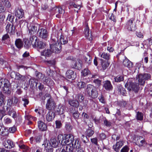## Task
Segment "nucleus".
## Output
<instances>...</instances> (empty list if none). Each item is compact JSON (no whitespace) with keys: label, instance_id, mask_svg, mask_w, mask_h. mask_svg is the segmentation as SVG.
Returning a JSON list of instances; mask_svg holds the SVG:
<instances>
[{"label":"nucleus","instance_id":"39448f33","mask_svg":"<svg viewBox=\"0 0 152 152\" xmlns=\"http://www.w3.org/2000/svg\"><path fill=\"white\" fill-rule=\"evenodd\" d=\"M151 75L148 73L144 74H140L137 75V78L138 79L139 84L143 85L144 84L146 80L151 78Z\"/></svg>","mask_w":152,"mask_h":152},{"label":"nucleus","instance_id":"ddd939ff","mask_svg":"<svg viewBox=\"0 0 152 152\" xmlns=\"http://www.w3.org/2000/svg\"><path fill=\"white\" fill-rule=\"evenodd\" d=\"M82 61L80 59H77L75 61H72V67L74 68L79 69L82 67Z\"/></svg>","mask_w":152,"mask_h":152},{"label":"nucleus","instance_id":"de8ad7c7","mask_svg":"<svg viewBox=\"0 0 152 152\" xmlns=\"http://www.w3.org/2000/svg\"><path fill=\"white\" fill-rule=\"evenodd\" d=\"M34 111L35 112L37 113L39 115L44 112V110L41 107H38V108L35 109Z\"/></svg>","mask_w":152,"mask_h":152},{"label":"nucleus","instance_id":"473e14b6","mask_svg":"<svg viewBox=\"0 0 152 152\" xmlns=\"http://www.w3.org/2000/svg\"><path fill=\"white\" fill-rule=\"evenodd\" d=\"M37 29V27L34 26L32 25L30 26L28 28L29 34L31 35L34 34L36 32Z\"/></svg>","mask_w":152,"mask_h":152},{"label":"nucleus","instance_id":"412c9836","mask_svg":"<svg viewBox=\"0 0 152 152\" xmlns=\"http://www.w3.org/2000/svg\"><path fill=\"white\" fill-rule=\"evenodd\" d=\"M55 116V113L52 110H49L46 115V120L48 121H51L54 119Z\"/></svg>","mask_w":152,"mask_h":152},{"label":"nucleus","instance_id":"f8f14e48","mask_svg":"<svg viewBox=\"0 0 152 152\" xmlns=\"http://www.w3.org/2000/svg\"><path fill=\"white\" fill-rule=\"evenodd\" d=\"M136 138L137 140H135L134 142L135 144L139 147L145 146L146 144V142L143 137L139 136L137 137Z\"/></svg>","mask_w":152,"mask_h":152},{"label":"nucleus","instance_id":"e433bc0d","mask_svg":"<svg viewBox=\"0 0 152 152\" xmlns=\"http://www.w3.org/2000/svg\"><path fill=\"white\" fill-rule=\"evenodd\" d=\"M5 97L2 93L0 92V106H1L4 104L5 101Z\"/></svg>","mask_w":152,"mask_h":152},{"label":"nucleus","instance_id":"9b49d317","mask_svg":"<svg viewBox=\"0 0 152 152\" xmlns=\"http://www.w3.org/2000/svg\"><path fill=\"white\" fill-rule=\"evenodd\" d=\"M79 151V146H77L76 148L71 146L70 145H67L64 147L61 152H78Z\"/></svg>","mask_w":152,"mask_h":152},{"label":"nucleus","instance_id":"680f3d73","mask_svg":"<svg viewBox=\"0 0 152 152\" xmlns=\"http://www.w3.org/2000/svg\"><path fill=\"white\" fill-rule=\"evenodd\" d=\"M91 142L92 143L96 145H97V139L96 137L91 139Z\"/></svg>","mask_w":152,"mask_h":152},{"label":"nucleus","instance_id":"bb28decb","mask_svg":"<svg viewBox=\"0 0 152 152\" xmlns=\"http://www.w3.org/2000/svg\"><path fill=\"white\" fill-rule=\"evenodd\" d=\"M123 64L124 66L127 67L129 68L132 67L133 66L132 63L129 61L127 58H125L123 62Z\"/></svg>","mask_w":152,"mask_h":152},{"label":"nucleus","instance_id":"4468645a","mask_svg":"<svg viewBox=\"0 0 152 152\" xmlns=\"http://www.w3.org/2000/svg\"><path fill=\"white\" fill-rule=\"evenodd\" d=\"M7 32L10 35H13L15 32V27L12 24L8 23L6 26Z\"/></svg>","mask_w":152,"mask_h":152},{"label":"nucleus","instance_id":"3c124183","mask_svg":"<svg viewBox=\"0 0 152 152\" xmlns=\"http://www.w3.org/2000/svg\"><path fill=\"white\" fill-rule=\"evenodd\" d=\"M77 85L80 88H84L85 86V83L83 82H78Z\"/></svg>","mask_w":152,"mask_h":152},{"label":"nucleus","instance_id":"c03bdc74","mask_svg":"<svg viewBox=\"0 0 152 152\" xmlns=\"http://www.w3.org/2000/svg\"><path fill=\"white\" fill-rule=\"evenodd\" d=\"M87 135L88 137H91L93 135L94 133V131L92 129L90 128L88 129L87 131Z\"/></svg>","mask_w":152,"mask_h":152},{"label":"nucleus","instance_id":"c85d7f7f","mask_svg":"<svg viewBox=\"0 0 152 152\" xmlns=\"http://www.w3.org/2000/svg\"><path fill=\"white\" fill-rule=\"evenodd\" d=\"M69 104L72 106L77 107L79 105V102L76 100L70 99L68 101Z\"/></svg>","mask_w":152,"mask_h":152},{"label":"nucleus","instance_id":"6e6552de","mask_svg":"<svg viewBox=\"0 0 152 152\" xmlns=\"http://www.w3.org/2000/svg\"><path fill=\"white\" fill-rule=\"evenodd\" d=\"M130 80H129L127 83H126L125 87L127 88L129 91L132 90L137 92L138 89V85L137 83L130 82Z\"/></svg>","mask_w":152,"mask_h":152},{"label":"nucleus","instance_id":"13d9d810","mask_svg":"<svg viewBox=\"0 0 152 152\" xmlns=\"http://www.w3.org/2000/svg\"><path fill=\"white\" fill-rule=\"evenodd\" d=\"M99 137L101 140H102L106 138V136L104 134L102 133L99 134Z\"/></svg>","mask_w":152,"mask_h":152},{"label":"nucleus","instance_id":"e2e57ef3","mask_svg":"<svg viewBox=\"0 0 152 152\" xmlns=\"http://www.w3.org/2000/svg\"><path fill=\"white\" fill-rule=\"evenodd\" d=\"M22 100L24 102L23 103V105L24 107H26V105L28 104L29 103V101L27 99L24 98H22Z\"/></svg>","mask_w":152,"mask_h":152},{"label":"nucleus","instance_id":"dca6fc26","mask_svg":"<svg viewBox=\"0 0 152 152\" xmlns=\"http://www.w3.org/2000/svg\"><path fill=\"white\" fill-rule=\"evenodd\" d=\"M124 142L122 140H120L117 142L116 144L113 146V148L114 150L116 152H119L120 148L124 145Z\"/></svg>","mask_w":152,"mask_h":152},{"label":"nucleus","instance_id":"6ab92c4d","mask_svg":"<svg viewBox=\"0 0 152 152\" xmlns=\"http://www.w3.org/2000/svg\"><path fill=\"white\" fill-rule=\"evenodd\" d=\"M4 145L7 148L11 149L15 146L13 141L10 140H6L3 143Z\"/></svg>","mask_w":152,"mask_h":152},{"label":"nucleus","instance_id":"69168bd1","mask_svg":"<svg viewBox=\"0 0 152 152\" xmlns=\"http://www.w3.org/2000/svg\"><path fill=\"white\" fill-rule=\"evenodd\" d=\"M25 118L26 120H27L28 121L31 120L35 118H33L30 115H26L25 116Z\"/></svg>","mask_w":152,"mask_h":152},{"label":"nucleus","instance_id":"4be33fe9","mask_svg":"<svg viewBox=\"0 0 152 152\" xmlns=\"http://www.w3.org/2000/svg\"><path fill=\"white\" fill-rule=\"evenodd\" d=\"M43 145H44L45 149L47 152H52L53 151V148L52 145H50V143H49L48 141L46 140L45 141V143L43 144Z\"/></svg>","mask_w":152,"mask_h":152},{"label":"nucleus","instance_id":"49530a36","mask_svg":"<svg viewBox=\"0 0 152 152\" xmlns=\"http://www.w3.org/2000/svg\"><path fill=\"white\" fill-rule=\"evenodd\" d=\"M69 4L70 6L71 7H74L78 9H80V5L76 4L74 2H70Z\"/></svg>","mask_w":152,"mask_h":152},{"label":"nucleus","instance_id":"7c9ffc66","mask_svg":"<svg viewBox=\"0 0 152 152\" xmlns=\"http://www.w3.org/2000/svg\"><path fill=\"white\" fill-rule=\"evenodd\" d=\"M15 45L18 48H20L23 46V43L20 39H17L15 41Z\"/></svg>","mask_w":152,"mask_h":152},{"label":"nucleus","instance_id":"423d86ee","mask_svg":"<svg viewBox=\"0 0 152 152\" xmlns=\"http://www.w3.org/2000/svg\"><path fill=\"white\" fill-rule=\"evenodd\" d=\"M134 18H132L126 23V27L128 30L134 31L136 30L137 27L134 22Z\"/></svg>","mask_w":152,"mask_h":152},{"label":"nucleus","instance_id":"393cba45","mask_svg":"<svg viewBox=\"0 0 152 152\" xmlns=\"http://www.w3.org/2000/svg\"><path fill=\"white\" fill-rule=\"evenodd\" d=\"M18 99L17 97H14L12 99L8 100L7 104L10 106L12 105H15L18 103Z\"/></svg>","mask_w":152,"mask_h":152},{"label":"nucleus","instance_id":"0e129e2a","mask_svg":"<svg viewBox=\"0 0 152 152\" xmlns=\"http://www.w3.org/2000/svg\"><path fill=\"white\" fill-rule=\"evenodd\" d=\"M78 99L80 102H82L84 99V97L82 94H79L78 95Z\"/></svg>","mask_w":152,"mask_h":152},{"label":"nucleus","instance_id":"c756f323","mask_svg":"<svg viewBox=\"0 0 152 152\" xmlns=\"http://www.w3.org/2000/svg\"><path fill=\"white\" fill-rule=\"evenodd\" d=\"M66 77L68 79H71L72 78H74L75 75L74 72L72 70H69L66 72Z\"/></svg>","mask_w":152,"mask_h":152},{"label":"nucleus","instance_id":"37998d69","mask_svg":"<svg viewBox=\"0 0 152 152\" xmlns=\"http://www.w3.org/2000/svg\"><path fill=\"white\" fill-rule=\"evenodd\" d=\"M92 57L89 53H88L86 56V62H87L88 64H89L91 62Z\"/></svg>","mask_w":152,"mask_h":152},{"label":"nucleus","instance_id":"774afa93","mask_svg":"<svg viewBox=\"0 0 152 152\" xmlns=\"http://www.w3.org/2000/svg\"><path fill=\"white\" fill-rule=\"evenodd\" d=\"M16 129L15 127L13 126L12 127L10 128L9 129V131L12 133H13L16 130Z\"/></svg>","mask_w":152,"mask_h":152},{"label":"nucleus","instance_id":"f3484780","mask_svg":"<svg viewBox=\"0 0 152 152\" xmlns=\"http://www.w3.org/2000/svg\"><path fill=\"white\" fill-rule=\"evenodd\" d=\"M42 136L39 134H37L34 137H32L30 138V142L31 144L33 143V141L36 142H39L40 141L42 138Z\"/></svg>","mask_w":152,"mask_h":152},{"label":"nucleus","instance_id":"8fccbe9b","mask_svg":"<svg viewBox=\"0 0 152 152\" xmlns=\"http://www.w3.org/2000/svg\"><path fill=\"white\" fill-rule=\"evenodd\" d=\"M118 90L119 91L121 94L123 95L125 94L126 93V91L125 89L122 87H120L119 88H118Z\"/></svg>","mask_w":152,"mask_h":152},{"label":"nucleus","instance_id":"aec40b11","mask_svg":"<svg viewBox=\"0 0 152 152\" xmlns=\"http://www.w3.org/2000/svg\"><path fill=\"white\" fill-rule=\"evenodd\" d=\"M103 87L107 91L112 90L113 88V86L110 81L107 80L104 82Z\"/></svg>","mask_w":152,"mask_h":152},{"label":"nucleus","instance_id":"5701e85b","mask_svg":"<svg viewBox=\"0 0 152 152\" xmlns=\"http://www.w3.org/2000/svg\"><path fill=\"white\" fill-rule=\"evenodd\" d=\"M24 15L23 10L21 9H18L15 11V15L18 18H22Z\"/></svg>","mask_w":152,"mask_h":152},{"label":"nucleus","instance_id":"f03ea898","mask_svg":"<svg viewBox=\"0 0 152 152\" xmlns=\"http://www.w3.org/2000/svg\"><path fill=\"white\" fill-rule=\"evenodd\" d=\"M57 138L60 143L62 145H65L66 144L70 145L72 142L74 137L73 135L69 134L66 135L64 138L62 135H59Z\"/></svg>","mask_w":152,"mask_h":152},{"label":"nucleus","instance_id":"1a4fd4ad","mask_svg":"<svg viewBox=\"0 0 152 152\" xmlns=\"http://www.w3.org/2000/svg\"><path fill=\"white\" fill-rule=\"evenodd\" d=\"M10 83L7 79L0 78V87H2L3 90L6 92L9 90Z\"/></svg>","mask_w":152,"mask_h":152},{"label":"nucleus","instance_id":"4d7b16f0","mask_svg":"<svg viewBox=\"0 0 152 152\" xmlns=\"http://www.w3.org/2000/svg\"><path fill=\"white\" fill-rule=\"evenodd\" d=\"M4 121L6 124H9L12 122V120L8 117H5Z\"/></svg>","mask_w":152,"mask_h":152},{"label":"nucleus","instance_id":"0eeeda50","mask_svg":"<svg viewBox=\"0 0 152 152\" xmlns=\"http://www.w3.org/2000/svg\"><path fill=\"white\" fill-rule=\"evenodd\" d=\"M11 7V4L8 0H0V12H4L6 8H9Z\"/></svg>","mask_w":152,"mask_h":152},{"label":"nucleus","instance_id":"b1692460","mask_svg":"<svg viewBox=\"0 0 152 152\" xmlns=\"http://www.w3.org/2000/svg\"><path fill=\"white\" fill-rule=\"evenodd\" d=\"M39 129L42 131H45L47 130V127L46 125L43 121H39L38 122Z\"/></svg>","mask_w":152,"mask_h":152},{"label":"nucleus","instance_id":"603ef678","mask_svg":"<svg viewBox=\"0 0 152 152\" xmlns=\"http://www.w3.org/2000/svg\"><path fill=\"white\" fill-rule=\"evenodd\" d=\"M56 128L58 129H59L61 128L62 126V124L61 122V121H56Z\"/></svg>","mask_w":152,"mask_h":152},{"label":"nucleus","instance_id":"bf43d9fd","mask_svg":"<svg viewBox=\"0 0 152 152\" xmlns=\"http://www.w3.org/2000/svg\"><path fill=\"white\" fill-rule=\"evenodd\" d=\"M73 116L75 118H78L79 116V113L77 111H76L73 113Z\"/></svg>","mask_w":152,"mask_h":152},{"label":"nucleus","instance_id":"a211bd4d","mask_svg":"<svg viewBox=\"0 0 152 152\" xmlns=\"http://www.w3.org/2000/svg\"><path fill=\"white\" fill-rule=\"evenodd\" d=\"M86 80L87 79L88 82L92 80L93 78H97L98 76L96 75H92L88 69H86Z\"/></svg>","mask_w":152,"mask_h":152},{"label":"nucleus","instance_id":"6e6d98bb","mask_svg":"<svg viewBox=\"0 0 152 152\" xmlns=\"http://www.w3.org/2000/svg\"><path fill=\"white\" fill-rule=\"evenodd\" d=\"M129 150V148L127 145L124 147L121 150V152H128Z\"/></svg>","mask_w":152,"mask_h":152},{"label":"nucleus","instance_id":"338daca9","mask_svg":"<svg viewBox=\"0 0 152 152\" xmlns=\"http://www.w3.org/2000/svg\"><path fill=\"white\" fill-rule=\"evenodd\" d=\"M65 128L68 131L71 130L72 128V127L70 125L67 123L66 124Z\"/></svg>","mask_w":152,"mask_h":152},{"label":"nucleus","instance_id":"20e7f679","mask_svg":"<svg viewBox=\"0 0 152 152\" xmlns=\"http://www.w3.org/2000/svg\"><path fill=\"white\" fill-rule=\"evenodd\" d=\"M86 91L89 96L92 98H95L97 97L98 93L95 87L91 85H87Z\"/></svg>","mask_w":152,"mask_h":152},{"label":"nucleus","instance_id":"f704fd0d","mask_svg":"<svg viewBox=\"0 0 152 152\" xmlns=\"http://www.w3.org/2000/svg\"><path fill=\"white\" fill-rule=\"evenodd\" d=\"M25 76L21 75L19 73L16 74V77H15V79L16 80H20L21 81L23 82L25 81Z\"/></svg>","mask_w":152,"mask_h":152},{"label":"nucleus","instance_id":"4c0bfd02","mask_svg":"<svg viewBox=\"0 0 152 152\" xmlns=\"http://www.w3.org/2000/svg\"><path fill=\"white\" fill-rule=\"evenodd\" d=\"M115 81L116 82H120L124 80V77L121 75H118L114 78Z\"/></svg>","mask_w":152,"mask_h":152},{"label":"nucleus","instance_id":"c9c22d12","mask_svg":"<svg viewBox=\"0 0 152 152\" xmlns=\"http://www.w3.org/2000/svg\"><path fill=\"white\" fill-rule=\"evenodd\" d=\"M36 77L39 79H42L44 77V75L37 71L35 72Z\"/></svg>","mask_w":152,"mask_h":152},{"label":"nucleus","instance_id":"864d4df0","mask_svg":"<svg viewBox=\"0 0 152 152\" xmlns=\"http://www.w3.org/2000/svg\"><path fill=\"white\" fill-rule=\"evenodd\" d=\"M94 82L96 85V86L98 87L101 84V81L98 79H96L94 80Z\"/></svg>","mask_w":152,"mask_h":152},{"label":"nucleus","instance_id":"5fc2aeb1","mask_svg":"<svg viewBox=\"0 0 152 152\" xmlns=\"http://www.w3.org/2000/svg\"><path fill=\"white\" fill-rule=\"evenodd\" d=\"M109 18L111 20L113 21V22H114V23H116V17L113 13H112L111 14V15L110 17Z\"/></svg>","mask_w":152,"mask_h":152},{"label":"nucleus","instance_id":"a19ab883","mask_svg":"<svg viewBox=\"0 0 152 152\" xmlns=\"http://www.w3.org/2000/svg\"><path fill=\"white\" fill-rule=\"evenodd\" d=\"M8 133V129L6 128H3L2 129L1 131L0 132V134L2 136L6 135Z\"/></svg>","mask_w":152,"mask_h":152},{"label":"nucleus","instance_id":"58836bf2","mask_svg":"<svg viewBox=\"0 0 152 152\" xmlns=\"http://www.w3.org/2000/svg\"><path fill=\"white\" fill-rule=\"evenodd\" d=\"M110 55L109 54L103 53L100 55V57L106 60H109L110 58Z\"/></svg>","mask_w":152,"mask_h":152},{"label":"nucleus","instance_id":"ea45409f","mask_svg":"<svg viewBox=\"0 0 152 152\" xmlns=\"http://www.w3.org/2000/svg\"><path fill=\"white\" fill-rule=\"evenodd\" d=\"M143 114L141 112H137L136 115V118L138 120H142L143 118Z\"/></svg>","mask_w":152,"mask_h":152},{"label":"nucleus","instance_id":"a878e982","mask_svg":"<svg viewBox=\"0 0 152 152\" xmlns=\"http://www.w3.org/2000/svg\"><path fill=\"white\" fill-rule=\"evenodd\" d=\"M64 107L61 104H59L57 108L56 113L58 115L63 114L64 113Z\"/></svg>","mask_w":152,"mask_h":152},{"label":"nucleus","instance_id":"72a5a7b5","mask_svg":"<svg viewBox=\"0 0 152 152\" xmlns=\"http://www.w3.org/2000/svg\"><path fill=\"white\" fill-rule=\"evenodd\" d=\"M25 44L24 46L26 48H29L32 44L31 41H30V39L29 40L28 39H24Z\"/></svg>","mask_w":152,"mask_h":152},{"label":"nucleus","instance_id":"052dcab7","mask_svg":"<svg viewBox=\"0 0 152 152\" xmlns=\"http://www.w3.org/2000/svg\"><path fill=\"white\" fill-rule=\"evenodd\" d=\"M99 101L102 103L105 104L106 102L104 100L103 96L102 95H101L98 98Z\"/></svg>","mask_w":152,"mask_h":152},{"label":"nucleus","instance_id":"7ed1b4c3","mask_svg":"<svg viewBox=\"0 0 152 152\" xmlns=\"http://www.w3.org/2000/svg\"><path fill=\"white\" fill-rule=\"evenodd\" d=\"M33 47L39 49H42L46 46V42L42 39H30Z\"/></svg>","mask_w":152,"mask_h":152},{"label":"nucleus","instance_id":"2f4dec72","mask_svg":"<svg viewBox=\"0 0 152 152\" xmlns=\"http://www.w3.org/2000/svg\"><path fill=\"white\" fill-rule=\"evenodd\" d=\"M49 143H50V145H51L54 148L56 147L58 144V143L56 139L54 138H52L51 139L50 142Z\"/></svg>","mask_w":152,"mask_h":152},{"label":"nucleus","instance_id":"9d476101","mask_svg":"<svg viewBox=\"0 0 152 152\" xmlns=\"http://www.w3.org/2000/svg\"><path fill=\"white\" fill-rule=\"evenodd\" d=\"M56 103L52 98H50L47 101L46 104V108L49 110H54L55 109Z\"/></svg>","mask_w":152,"mask_h":152},{"label":"nucleus","instance_id":"2eb2a0df","mask_svg":"<svg viewBox=\"0 0 152 152\" xmlns=\"http://www.w3.org/2000/svg\"><path fill=\"white\" fill-rule=\"evenodd\" d=\"M37 34L39 37L42 38H46L48 36L47 31L43 28L39 29Z\"/></svg>","mask_w":152,"mask_h":152},{"label":"nucleus","instance_id":"79ce46f5","mask_svg":"<svg viewBox=\"0 0 152 152\" xmlns=\"http://www.w3.org/2000/svg\"><path fill=\"white\" fill-rule=\"evenodd\" d=\"M109 64L107 62L105 61H102V66L103 70L105 69L109 66Z\"/></svg>","mask_w":152,"mask_h":152},{"label":"nucleus","instance_id":"a18cd8bd","mask_svg":"<svg viewBox=\"0 0 152 152\" xmlns=\"http://www.w3.org/2000/svg\"><path fill=\"white\" fill-rule=\"evenodd\" d=\"M56 13L59 14H62L64 13V10L60 7H57L56 9Z\"/></svg>","mask_w":152,"mask_h":152},{"label":"nucleus","instance_id":"09e8293b","mask_svg":"<svg viewBox=\"0 0 152 152\" xmlns=\"http://www.w3.org/2000/svg\"><path fill=\"white\" fill-rule=\"evenodd\" d=\"M52 82H53V81L50 79L49 78H45L44 82V83L49 86L50 84V83H51Z\"/></svg>","mask_w":152,"mask_h":152},{"label":"nucleus","instance_id":"cd10ccee","mask_svg":"<svg viewBox=\"0 0 152 152\" xmlns=\"http://www.w3.org/2000/svg\"><path fill=\"white\" fill-rule=\"evenodd\" d=\"M52 53V51L51 49H49L48 48L45 49L41 52L42 56H49Z\"/></svg>","mask_w":152,"mask_h":152},{"label":"nucleus","instance_id":"f257e3e1","mask_svg":"<svg viewBox=\"0 0 152 152\" xmlns=\"http://www.w3.org/2000/svg\"><path fill=\"white\" fill-rule=\"evenodd\" d=\"M52 44L50 47L53 52L59 53L61 49L62 44H65L68 42L67 39H51L50 40Z\"/></svg>","mask_w":152,"mask_h":152}]
</instances>
